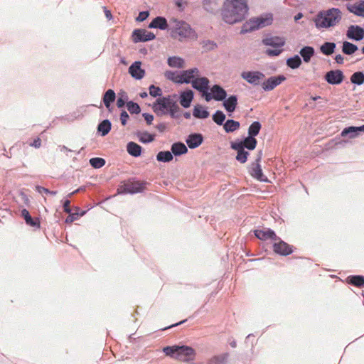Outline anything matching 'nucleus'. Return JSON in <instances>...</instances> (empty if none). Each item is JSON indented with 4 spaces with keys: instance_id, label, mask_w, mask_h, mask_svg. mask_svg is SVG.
<instances>
[{
    "instance_id": "1",
    "label": "nucleus",
    "mask_w": 364,
    "mask_h": 364,
    "mask_svg": "<svg viewBox=\"0 0 364 364\" xmlns=\"http://www.w3.org/2000/svg\"><path fill=\"white\" fill-rule=\"evenodd\" d=\"M247 0H226L222 10L225 22L234 24L242 21L248 14Z\"/></svg>"
},
{
    "instance_id": "2",
    "label": "nucleus",
    "mask_w": 364,
    "mask_h": 364,
    "mask_svg": "<svg viewBox=\"0 0 364 364\" xmlns=\"http://www.w3.org/2000/svg\"><path fill=\"white\" fill-rule=\"evenodd\" d=\"M163 352L167 356L188 364H193L196 356V350L188 346H166L163 348Z\"/></svg>"
},
{
    "instance_id": "3",
    "label": "nucleus",
    "mask_w": 364,
    "mask_h": 364,
    "mask_svg": "<svg viewBox=\"0 0 364 364\" xmlns=\"http://www.w3.org/2000/svg\"><path fill=\"white\" fill-rule=\"evenodd\" d=\"M175 98L176 96L172 95L158 98L152 107L154 112L158 116L169 114L174 118L180 109Z\"/></svg>"
},
{
    "instance_id": "4",
    "label": "nucleus",
    "mask_w": 364,
    "mask_h": 364,
    "mask_svg": "<svg viewBox=\"0 0 364 364\" xmlns=\"http://www.w3.org/2000/svg\"><path fill=\"white\" fill-rule=\"evenodd\" d=\"M341 19V12L338 9L332 8L320 11L314 19L317 28H329L336 26Z\"/></svg>"
},
{
    "instance_id": "5",
    "label": "nucleus",
    "mask_w": 364,
    "mask_h": 364,
    "mask_svg": "<svg viewBox=\"0 0 364 364\" xmlns=\"http://www.w3.org/2000/svg\"><path fill=\"white\" fill-rule=\"evenodd\" d=\"M170 24L171 26V36L181 41L190 38L193 34V31L190 25L183 21L171 18Z\"/></svg>"
},
{
    "instance_id": "6",
    "label": "nucleus",
    "mask_w": 364,
    "mask_h": 364,
    "mask_svg": "<svg viewBox=\"0 0 364 364\" xmlns=\"http://www.w3.org/2000/svg\"><path fill=\"white\" fill-rule=\"evenodd\" d=\"M273 16L271 14H267L257 18H253L247 21L242 26V32H249L256 29L264 28L271 25Z\"/></svg>"
},
{
    "instance_id": "7",
    "label": "nucleus",
    "mask_w": 364,
    "mask_h": 364,
    "mask_svg": "<svg viewBox=\"0 0 364 364\" xmlns=\"http://www.w3.org/2000/svg\"><path fill=\"white\" fill-rule=\"evenodd\" d=\"M262 42L265 46L273 47L272 49L269 48L266 50V53L269 56L279 55L282 51V47L285 43L284 40L278 36L266 38L263 39Z\"/></svg>"
},
{
    "instance_id": "8",
    "label": "nucleus",
    "mask_w": 364,
    "mask_h": 364,
    "mask_svg": "<svg viewBox=\"0 0 364 364\" xmlns=\"http://www.w3.org/2000/svg\"><path fill=\"white\" fill-rule=\"evenodd\" d=\"M209 83L210 81L207 77L198 76L192 82L191 85L194 89L202 93V96L207 102L212 100L211 94L208 92Z\"/></svg>"
},
{
    "instance_id": "9",
    "label": "nucleus",
    "mask_w": 364,
    "mask_h": 364,
    "mask_svg": "<svg viewBox=\"0 0 364 364\" xmlns=\"http://www.w3.org/2000/svg\"><path fill=\"white\" fill-rule=\"evenodd\" d=\"M144 183L128 181L123 183L119 188L120 192L125 193H136L141 192L145 188Z\"/></svg>"
},
{
    "instance_id": "10",
    "label": "nucleus",
    "mask_w": 364,
    "mask_h": 364,
    "mask_svg": "<svg viewBox=\"0 0 364 364\" xmlns=\"http://www.w3.org/2000/svg\"><path fill=\"white\" fill-rule=\"evenodd\" d=\"M273 251L279 255L287 256L291 255L294 252V247L289 245L286 242L283 241L277 237V240L274 241L273 243Z\"/></svg>"
},
{
    "instance_id": "11",
    "label": "nucleus",
    "mask_w": 364,
    "mask_h": 364,
    "mask_svg": "<svg viewBox=\"0 0 364 364\" xmlns=\"http://www.w3.org/2000/svg\"><path fill=\"white\" fill-rule=\"evenodd\" d=\"M133 41L135 43L145 42L155 38V35L144 29H136L132 33Z\"/></svg>"
},
{
    "instance_id": "12",
    "label": "nucleus",
    "mask_w": 364,
    "mask_h": 364,
    "mask_svg": "<svg viewBox=\"0 0 364 364\" xmlns=\"http://www.w3.org/2000/svg\"><path fill=\"white\" fill-rule=\"evenodd\" d=\"M241 77L250 84L257 85L261 80L264 77V75L259 71H247L242 72Z\"/></svg>"
},
{
    "instance_id": "13",
    "label": "nucleus",
    "mask_w": 364,
    "mask_h": 364,
    "mask_svg": "<svg viewBox=\"0 0 364 364\" xmlns=\"http://www.w3.org/2000/svg\"><path fill=\"white\" fill-rule=\"evenodd\" d=\"M344 79V75L341 70H331L325 75V80L331 85H339Z\"/></svg>"
},
{
    "instance_id": "14",
    "label": "nucleus",
    "mask_w": 364,
    "mask_h": 364,
    "mask_svg": "<svg viewBox=\"0 0 364 364\" xmlns=\"http://www.w3.org/2000/svg\"><path fill=\"white\" fill-rule=\"evenodd\" d=\"M200 76V72L198 68H192L183 70L181 73V80H178V83H191L197 77Z\"/></svg>"
},
{
    "instance_id": "15",
    "label": "nucleus",
    "mask_w": 364,
    "mask_h": 364,
    "mask_svg": "<svg viewBox=\"0 0 364 364\" xmlns=\"http://www.w3.org/2000/svg\"><path fill=\"white\" fill-rule=\"evenodd\" d=\"M285 80L286 77L284 75H278L269 77L262 83V88L265 91L272 90Z\"/></svg>"
},
{
    "instance_id": "16",
    "label": "nucleus",
    "mask_w": 364,
    "mask_h": 364,
    "mask_svg": "<svg viewBox=\"0 0 364 364\" xmlns=\"http://www.w3.org/2000/svg\"><path fill=\"white\" fill-rule=\"evenodd\" d=\"M346 36L349 39L360 41L364 38V29L359 26L351 25L347 30Z\"/></svg>"
},
{
    "instance_id": "17",
    "label": "nucleus",
    "mask_w": 364,
    "mask_h": 364,
    "mask_svg": "<svg viewBox=\"0 0 364 364\" xmlns=\"http://www.w3.org/2000/svg\"><path fill=\"white\" fill-rule=\"evenodd\" d=\"M261 159H262V152L260 151L257 159H256V162L252 164V167L250 168V174L255 178L262 181H265V179L264 178V175H263L261 166L259 164V162L260 161Z\"/></svg>"
},
{
    "instance_id": "18",
    "label": "nucleus",
    "mask_w": 364,
    "mask_h": 364,
    "mask_svg": "<svg viewBox=\"0 0 364 364\" xmlns=\"http://www.w3.org/2000/svg\"><path fill=\"white\" fill-rule=\"evenodd\" d=\"M255 235L261 240H267L270 239L273 241H276L277 240V235L276 233L269 228L256 230L255 231Z\"/></svg>"
},
{
    "instance_id": "19",
    "label": "nucleus",
    "mask_w": 364,
    "mask_h": 364,
    "mask_svg": "<svg viewBox=\"0 0 364 364\" xmlns=\"http://www.w3.org/2000/svg\"><path fill=\"white\" fill-rule=\"evenodd\" d=\"M141 65L140 61H136L129 68V74L136 80H141L145 75V70L141 68Z\"/></svg>"
},
{
    "instance_id": "20",
    "label": "nucleus",
    "mask_w": 364,
    "mask_h": 364,
    "mask_svg": "<svg viewBox=\"0 0 364 364\" xmlns=\"http://www.w3.org/2000/svg\"><path fill=\"white\" fill-rule=\"evenodd\" d=\"M230 146L233 150H235L237 153L236 156V159L242 164L245 163L247 160L249 153L248 151H245V148L242 146V144L232 142Z\"/></svg>"
},
{
    "instance_id": "21",
    "label": "nucleus",
    "mask_w": 364,
    "mask_h": 364,
    "mask_svg": "<svg viewBox=\"0 0 364 364\" xmlns=\"http://www.w3.org/2000/svg\"><path fill=\"white\" fill-rule=\"evenodd\" d=\"M203 141V138L200 134H192L186 139V144L190 149H195L198 147Z\"/></svg>"
},
{
    "instance_id": "22",
    "label": "nucleus",
    "mask_w": 364,
    "mask_h": 364,
    "mask_svg": "<svg viewBox=\"0 0 364 364\" xmlns=\"http://www.w3.org/2000/svg\"><path fill=\"white\" fill-rule=\"evenodd\" d=\"M212 99L217 101L224 100L227 96L226 91L220 85H215L210 89Z\"/></svg>"
},
{
    "instance_id": "23",
    "label": "nucleus",
    "mask_w": 364,
    "mask_h": 364,
    "mask_svg": "<svg viewBox=\"0 0 364 364\" xmlns=\"http://www.w3.org/2000/svg\"><path fill=\"white\" fill-rule=\"evenodd\" d=\"M360 132H364V125L345 128L341 132V135L343 137L348 136L350 139H353L358 135Z\"/></svg>"
},
{
    "instance_id": "24",
    "label": "nucleus",
    "mask_w": 364,
    "mask_h": 364,
    "mask_svg": "<svg viewBox=\"0 0 364 364\" xmlns=\"http://www.w3.org/2000/svg\"><path fill=\"white\" fill-rule=\"evenodd\" d=\"M193 99V92L192 90H188L181 92L180 96V104L184 108L190 107L191 103Z\"/></svg>"
},
{
    "instance_id": "25",
    "label": "nucleus",
    "mask_w": 364,
    "mask_h": 364,
    "mask_svg": "<svg viewBox=\"0 0 364 364\" xmlns=\"http://www.w3.org/2000/svg\"><path fill=\"white\" fill-rule=\"evenodd\" d=\"M237 105V97L236 95H231L228 99L225 100L223 106L225 110L228 112H233Z\"/></svg>"
},
{
    "instance_id": "26",
    "label": "nucleus",
    "mask_w": 364,
    "mask_h": 364,
    "mask_svg": "<svg viewBox=\"0 0 364 364\" xmlns=\"http://www.w3.org/2000/svg\"><path fill=\"white\" fill-rule=\"evenodd\" d=\"M21 215L24 218L26 223L27 225L33 227V228H40V221L38 218H33L29 212L26 209H23L21 211Z\"/></svg>"
},
{
    "instance_id": "27",
    "label": "nucleus",
    "mask_w": 364,
    "mask_h": 364,
    "mask_svg": "<svg viewBox=\"0 0 364 364\" xmlns=\"http://www.w3.org/2000/svg\"><path fill=\"white\" fill-rule=\"evenodd\" d=\"M149 28L166 29L168 27L167 21L165 18L158 16L150 23Z\"/></svg>"
},
{
    "instance_id": "28",
    "label": "nucleus",
    "mask_w": 364,
    "mask_h": 364,
    "mask_svg": "<svg viewBox=\"0 0 364 364\" xmlns=\"http://www.w3.org/2000/svg\"><path fill=\"white\" fill-rule=\"evenodd\" d=\"M127 151L131 156L137 157L141 154V146L135 142L130 141L127 145Z\"/></svg>"
},
{
    "instance_id": "29",
    "label": "nucleus",
    "mask_w": 364,
    "mask_h": 364,
    "mask_svg": "<svg viewBox=\"0 0 364 364\" xmlns=\"http://www.w3.org/2000/svg\"><path fill=\"white\" fill-rule=\"evenodd\" d=\"M193 115L196 118L198 119H206L209 117V112L205 107L202 105H196L193 108Z\"/></svg>"
},
{
    "instance_id": "30",
    "label": "nucleus",
    "mask_w": 364,
    "mask_h": 364,
    "mask_svg": "<svg viewBox=\"0 0 364 364\" xmlns=\"http://www.w3.org/2000/svg\"><path fill=\"white\" fill-rule=\"evenodd\" d=\"M348 9L358 16L364 17V1H360L353 5L348 6Z\"/></svg>"
},
{
    "instance_id": "31",
    "label": "nucleus",
    "mask_w": 364,
    "mask_h": 364,
    "mask_svg": "<svg viewBox=\"0 0 364 364\" xmlns=\"http://www.w3.org/2000/svg\"><path fill=\"white\" fill-rule=\"evenodd\" d=\"M237 144H242L243 148H247L249 150H253L255 149L257 141L255 137L249 136L246 137L244 141L237 142Z\"/></svg>"
},
{
    "instance_id": "32",
    "label": "nucleus",
    "mask_w": 364,
    "mask_h": 364,
    "mask_svg": "<svg viewBox=\"0 0 364 364\" xmlns=\"http://www.w3.org/2000/svg\"><path fill=\"white\" fill-rule=\"evenodd\" d=\"M240 127V122L233 119H228L223 124V128L227 133L233 132L237 130Z\"/></svg>"
},
{
    "instance_id": "33",
    "label": "nucleus",
    "mask_w": 364,
    "mask_h": 364,
    "mask_svg": "<svg viewBox=\"0 0 364 364\" xmlns=\"http://www.w3.org/2000/svg\"><path fill=\"white\" fill-rule=\"evenodd\" d=\"M116 95L114 90H108L103 96V102L105 107L109 109L110 104L115 100Z\"/></svg>"
},
{
    "instance_id": "34",
    "label": "nucleus",
    "mask_w": 364,
    "mask_h": 364,
    "mask_svg": "<svg viewBox=\"0 0 364 364\" xmlns=\"http://www.w3.org/2000/svg\"><path fill=\"white\" fill-rule=\"evenodd\" d=\"M171 151L174 155L178 156L187 153L188 149L184 144L178 142L171 146Z\"/></svg>"
},
{
    "instance_id": "35",
    "label": "nucleus",
    "mask_w": 364,
    "mask_h": 364,
    "mask_svg": "<svg viewBox=\"0 0 364 364\" xmlns=\"http://www.w3.org/2000/svg\"><path fill=\"white\" fill-rule=\"evenodd\" d=\"M137 137L140 142L146 144L154 141L155 134H150L147 132H138Z\"/></svg>"
},
{
    "instance_id": "36",
    "label": "nucleus",
    "mask_w": 364,
    "mask_h": 364,
    "mask_svg": "<svg viewBox=\"0 0 364 364\" xmlns=\"http://www.w3.org/2000/svg\"><path fill=\"white\" fill-rule=\"evenodd\" d=\"M348 283L357 287H364V277L356 275V276H350L347 278Z\"/></svg>"
},
{
    "instance_id": "37",
    "label": "nucleus",
    "mask_w": 364,
    "mask_h": 364,
    "mask_svg": "<svg viewBox=\"0 0 364 364\" xmlns=\"http://www.w3.org/2000/svg\"><path fill=\"white\" fill-rule=\"evenodd\" d=\"M314 50L312 47L306 46L300 50V54L306 63L310 61L311 57L314 55Z\"/></svg>"
},
{
    "instance_id": "38",
    "label": "nucleus",
    "mask_w": 364,
    "mask_h": 364,
    "mask_svg": "<svg viewBox=\"0 0 364 364\" xmlns=\"http://www.w3.org/2000/svg\"><path fill=\"white\" fill-rule=\"evenodd\" d=\"M228 353H223L221 355H215L211 358L208 360V364H225L228 358Z\"/></svg>"
},
{
    "instance_id": "39",
    "label": "nucleus",
    "mask_w": 364,
    "mask_h": 364,
    "mask_svg": "<svg viewBox=\"0 0 364 364\" xmlns=\"http://www.w3.org/2000/svg\"><path fill=\"white\" fill-rule=\"evenodd\" d=\"M111 129V123L108 119L103 120L98 125L97 130L101 132L102 136L107 135Z\"/></svg>"
},
{
    "instance_id": "40",
    "label": "nucleus",
    "mask_w": 364,
    "mask_h": 364,
    "mask_svg": "<svg viewBox=\"0 0 364 364\" xmlns=\"http://www.w3.org/2000/svg\"><path fill=\"white\" fill-rule=\"evenodd\" d=\"M168 64L170 67L181 68L184 67V60L179 57H170L168 59Z\"/></svg>"
},
{
    "instance_id": "41",
    "label": "nucleus",
    "mask_w": 364,
    "mask_h": 364,
    "mask_svg": "<svg viewBox=\"0 0 364 364\" xmlns=\"http://www.w3.org/2000/svg\"><path fill=\"white\" fill-rule=\"evenodd\" d=\"M336 44L334 43L326 42L321 46V51L323 54L330 55L334 52Z\"/></svg>"
},
{
    "instance_id": "42",
    "label": "nucleus",
    "mask_w": 364,
    "mask_h": 364,
    "mask_svg": "<svg viewBox=\"0 0 364 364\" xmlns=\"http://www.w3.org/2000/svg\"><path fill=\"white\" fill-rule=\"evenodd\" d=\"M357 50H358L357 46H355V45H354V44H353V43H351L350 42H348V41L343 42V47H342V51L345 54H346V55H352Z\"/></svg>"
},
{
    "instance_id": "43",
    "label": "nucleus",
    "mask_w": 364,
    "mask_h": 364,
    "mask_svg": "<svg viewBox=\"0 0 364 364\" xmlns=\"http://www.w3.org/2000/svg\"><path fill=\"white\" fill-rule=\"evenodd\" d=\"M262 128V125L259 122H254L248 128V135L252 137L256 136L260 129Z\"/></svg>"
},
{
    "instance_id": "44",
    "label": "nucleus",
    "mask_w": 364,
    "mask_h": 364,
    "mask_svg": "<svg viewBox=\"0 0 364 364\" xmlns=\"http://www.w3.org/2000/svg\"><path fill=\"white\" fill-rule=\"evenodd\" d=\"M203 5L204 9L209 12H213L218 6L217 0H203Z\"/></svg>"
},
{
    "instance_id": "45",
    "label": "nucleus",
    "mask_w": 364,
    "mask_h": 364,
    "mask_svg": "<svg viewBox=\"0 0 364 364\" xmlns=\"http://www.w3.org/2000/svg\"><path fill=\"white\" fill-rule=\"evenodd\" d=\"M301 64V60L299 55H294L287 60V65L291 69L298 68Z\"/></svg>"
},
{
    "instance_id": "46",
    "label": "nucleus",
    "mask_w": 364,
    "mask_h": 364,
    "mask_svg": "<svg viewBox=\"0 0 364 364\" xmlns=\"http://www.w3.org/2000/svg\"><path fill=\"white\" fill-rule=\"evenodd\" d=\"M156 159L159 161L169 162L173 159V155L168 151H160L156 155Z\"/></svg>"
},
{
    "instance_id": "47",
    "label": "nucleus",
    "mask_w": 364,
    "mask_h": 364,
    "mask_svg": "<svg viewBox=\"0 0 364 364\" xmlns=\"http://www.w3.org/2000/svg\"><path fill=\"white\" fill-rule=\"evenodd\" d=\"M350 81L353 84L362 85L364 83V73L362 72H355L350 77Z\"/></svg>"
},
{
    "instance_id": "48",
    "label": "nucleus",
    "mask_w": 364,
    "mask_h": 364,
    "mask_svg": "<svg viewBox=\"0 0 364 364\" xmlns=\"http://www.w3.org/2000/svg\"><path fill=\"white\" fill-rule=\"evenodd\" d=\"M225 119V114L222 111L218 110L213 115V120L218 125L224 124Z\"/></svg>"
},
{
    "instance_id": "49",
    "label": "nucleus",
    "mask_w": 364,
    "mask_h": 364,
    "mask_svg": "<svg viewBox=\"0 0 364 364\" xmlns=\"http://www.w3.org/2000/svg\"><path fill=\"white\" fill-rule=\"evenodd\" d=\"M90 165L95 168H100L105 164V161L102 158L95 157L90 159Z\"/></svg>"
},
{
    "instance_id": "50",
    "label": "nucleus",
    "mask_w": 364,
    "mask_h": 364,
    "mask_svg": "<svg viewBox=\"0 0 364 364\" xmlns=\"http://www.w3.org/2000/svg\"><path fill=\"white\" fill-rule=\"evenodd\" d=\"M127 107L132 114H138L141 111L139 105L132 101L127 103Z\"/></svg>"
},
{
    "instance_id": "51",
    "label": "nucleus",
    "mask_w": 364,
    "mask_h": 364,
    "mask_svg": "<svg viewBox=\"0 0 364 364\" xmlns=\"http://www.w3.org/2000/svg\"><path fill=\"white\" fill-rule=\"evenodd\" d=\"M165 76L167 79L171 80L176 83H178V80H181V74H178L172 71H167L165 73Z\"/></svg>"
},
{
    "instance_id": "52",
    "label": "nucleus",
    "mask_w": 364,
    "mask_h": 364,
    "mask_svg": "<svg viewBox=\"0 0 364 364\" xmlns=\"http://www.w3.org/2000/svg\"><path fill=\"white\" fill-rule=\"evenodd\" d=\"M149 94L154 97L158 96L160 97L162 95V91L160 87L152 85L149 87Z\"/></svg>"
},
{
    "instance_id": "53",
    "label": "nucleus",
    "mask_w": 364,
    "mask_h": 364,
    "mask_svg": "<svg viewBox=\"0 0 364 364\" xmlns=\"http://www.w3.org/2000/svg\"><path fill=\"white\" fill-rule=\"evenodd\" d=\"M174 4L181 11L188 5V2L183 0H174Z\"/></svg>"
},
{
    "instance_id": "54",
    "label": "nucleus",
    "mask_w": 364,
    "mask_h": 364,
    "mask_svg": "<svg viewBox=\"0 0 364 364\" xmlns=\"http://www.w3.org/2000/svg\"><path fill=\"white\" fill-rule=\"evenodd\" d=\"M149 15V14L148 11H141L139 14V16L136 18V21H143L148 18Z\"/></svg>"
},
{
    "instance_id": "55",
    "label": "nucleus",
    "mask_w": 364,
    "mask_h": 364,
    "mask_svg": "<svg viewBox=\"0 0 364 364\" xmlns=\"http://www.w3.org/2000/svg\"><path fill=\"white\" fill-rule=\"evenodd\" d=\"M129 119V114L127 113L126 111H122V112L120 114V120L122 125H126L127 119Z\"/></svg>"
},
{
    "instance_id": "56",
    "label": "nucleus",
    "mask_w": 364,
    "mask_h": 364,
    "mask_svg": "<svg viewBox=\"0 0 364 364\" xmlns=\"http://www.w3.org/2000/svg\"><path fill=\"white\" fill-rule=\"evenodd\" d=\"M69 216L66 218L65 220V222L67 223H72L75 220H76L78 217V213H69Z\"/></svg>"
},
{
    "instance_id": "57",
    "label": "nucleus",
    "mask_w": 364,
    "mask_h": 364,
    "mask_svg": "<svg viewBox=\"0 0 364 364\" xmlns=\"http://www.w3.org/2000/svg\"><path fill=\"white\" fill-rule=\"evenodd\" d=\"M30 146L35 148H40L41 146V139L38 137L35 139L30 144Z\"/></svg>"
},
{
    "instance_id": "58",
    "label": "nucleus",
    "mask_w": 364,
    "mask_h": 364,
    "mask_svg": "<svg viewBox=\"0 0 364 364\" xmlns=\"http://www.w3.org/2000/svg\"><path fill=\"white\" fill-rule=\"evenodd\" d=\"M70 201L69 200H65L63 203L64 211L67 213H70L71 209L70 208Z\"/></svg>"
},
{
    "instance_id": "59",
    "label": "nucleus",
    "mask_w": 364,
    "mask_h": 364,
    "mask_svg": "<svg viewBox=\"0 0 364 364\" xmlns=\"http://www.w3.org/2000/svg\"><path fill=\"white\" fill-rule=\"evenodd\" d=\"M143 116L148 124H151L152 123V121L154 120V116L152 114L145 113Z\"/></svg>"
},
{
    "instance_id": "60",
    "label": "nucleus",
    "mask_w": 364,
    "mask_h": 364,
    "mask_svg": "<svg viewBox=\"0 0 364 364\" xmlns=\"http://www.w3.org/2000/svg\"><path fill=\"white\" fill-rule=\"evenodd\" d=\"M36 190L38 193H50V191L48 188H46L40 186H37L36 187Z\"/></svg>"
},
{
    "instance_id": "61",
    "label": "nucleus",
    "mask_w": 364,
    "mask_h": 364,
    "mask_svg": "<svg viewBox=\"0 0 364 364\" xmlns=\"http://www.w3.org/2000/svg\"><path fill=\"white\" fill-rule=\"evenodd\" d=\"M335 60L337 63L342 64L343 63L344 58L341 54H338L336 55Z\"/></svg>"
},
{
    "instance_id": "62",
    "label": "nucleus",
    "mask_w": 364,
    "mask_h": 364,
    "mask_svg": "<svg viewBox=\"0 0 364 364\" xmlns=\"http://www.w3.org/2000/svg\"><path fill=\"white\" fill-rule=\"evenodd\" d=\"M125 104V101L122 98L119 97L117 101V105L118 107H122Z\"/></svg>"
},
{
    "instance_id": "63",
    "label": "nucleus",
    "mask_w": 364,
    "mask_h": 364,
    "mask_svg": "<svg viewBox=\"0 0 364 364\" xmlns=\"http://www.w3.org/2000/svg\"><path fill=\"white\" fill-rule=\"evenodd\" d=\"M105 14L107 18H108L109 20H110L112 17L110 11L107 10L106 8H105Z\"/></svg>"
},
{
    "instance_id": "64",
    "label": "nucleus",
    "mask_w": 364,
    "mask_h": 364,
    "mask_svg": "<svg viewBox=\"0 0 364 364\" xmlns=\"http://www.w3.org/2000/svg\"><path fill=\"white\" fill-rule=\"evenodd\" d=\"M302 16H303L302 14L299 13L295 16L294 19H295V21H298L299 19L301 18Z\"/></svg>"
}]
</instances>
